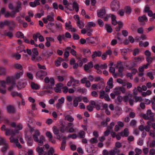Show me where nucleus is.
I'll return each instance as SVG.
<instances>
[{"instance_id": "obj_8", "label": "nucleus", "mask_w": 155, "mask_h": 155, "mask_svg": "<svg viewBox=\"0 0 155 155\" xmlns=\"http://www.w3.org/2000/svg\"><path fill=\"white\" fill-rule=\"evenodd\" d=\"M106 14V10L104 7H102L97 12V15L98 17L103 18V16Z\"/></svg>"}, {"instance_id": "obj_24", "label": "nucleus", "mask_w": 155, "mask_h": 155, "mask_svg": "<svg viewBox=\"0 0 155 155\" xmlns=\"http://www.w3.org/2000/svg\"><path fill=\"white\" fill-rule=\"evenodd\" d=\"M25 139L28 143V145L31 146L32 144V139L31 136H26Z\"/></svg>"}, {"instance_id": "obj_45", "label": "nucleus", "mask_w": 155, "mask_h": 155, "mask_svg": "<svg viewBox=\"0 0 155 155\" xmlns=\"http://www.w3.org/2000/svg\"><path fill=\"white\" fill-rule=\"evenodd\" d=\"M53 54V52H49L48 51H46L44 54V55L46 57H49L51 56Z\"/></svg>"}, {"instance_id": "obj_11", "label": "nucleus", "mask_w": 155, "mask_h": 155, "mask_svg": "<svg viewBox=\"0 0 155 155\" xmlns=\"http://www.w3.org/2000/svg\"><path fill=\"white\" fill-rule=\"evenodd\" d=\"M45 83L47 84L50 82V84L52 85H54V80L53 78H51L50 79L48 77H46L44 79Z\"/></svg>"}, {"instance_id": "obj_25", "label": "nucleus", "mask_w": 155, "mask_h": 155, "mask_svg": "<svg viewBox=\"0 0 155 155\" xmlns=\"http://www.w3.org/2000/svg\"><path fill=\"white\" fill-rule=\"evenodd\" d=\"M45 137L44 136L41 135L40 136L39 140L37 142L38 143V144L40 146H42L44 144V142L45 141Z\"/></svg>"}, {"instance_id": "obj_28", "label": "nucleus", "mask_w": 155, "mask_h": 155, "mask_svg": "<svg viewBox=\"0 0 155 155\" xmlns=\"http://www.w3.org/2000/svg\"><path fill=\"white\" fill-rule=\"evenodd\" d=\"M111 20H112V24L114 25H117L118 22L116 20V16L113 14L111 15Z\"/></svg>"}, {"instance_id": "obj_14", "label": "nucleus", "mask_w": 155, "mask_h": 155, "mask_svg": "<svg viewBox=\"0 0 155 155\" xmlns=\"http://www.w3.org/2000/svg\"><path fill=\"white\" fill-rule=\"evenodd\" d=\"M3 32V35L5 36H7L10 38H12L13 37V33L12 31L7 32L6 30H5Z\"/></svg>"}, {"instance_id": "obj_32", "label": "nucleus", "mask_w": 155, "mask_h": 155, "mask_svg": "<svg viewBox=\"0 0 155 155\" xmlns=\"http://www.w3.org/2000/svg\"><path fill=\"white\" fill-rule=\"evenodd\" d=\"M67 50H70V53L73 56H75L76 55V51L74 49H72L70 47H68L67 48Z\"/></svg>"}, {"instance_id": "obj_47", "label": "nucleus", "mask_w": 155, "mask_h": 155, "mask_svg": "<svg viewBox=\"0 0 155 155\" xmlns=\"http://www.w3.org/2000/svg\"><path fill=\"white\" fill-rule=\"evenodd\" d=\"M5 69L4 68L0 67V75L5 74Z\"/></svg>"}, {"instance_id": "obj_2", "label": "nucleus", "mask_w": 155, "mask_h": 155, "mask_svg": "<svg viewBox=\"0 0 155 155\" xmlns=\"http://www.w3.org/2000/svg\"><path fill=\"white\" fill-rule=\"evenodd\" d=\"M2 131H5V134L6 135H11L12 136H15L16 133L18 132V130H13L10 129H6L5 125H3L1 128Z\"/></svg>"}, {"instance_id": "obj_55", "label": "nucleus", "mask_w": 155, "mask_h": 155, "mask_svg": "<svg viewBox=\"0 0 155 155\" xmlns=\"http://www.w3.org/2000/svg\"><path fill=\"white\" fill-rule=\"evenodd\" d=\"M97 140L96 137L92 138L90 140V142L91 143H97Z\"/></svg>"}, {"instance_id": "obj_31", "label": "nucleus", "mask_w": 155, "mask_h": 155, "mask_svg": "<svg viewBox=\"0 0 155 155\" xmlns=\"http://www.w3.org/2000/svg\"><path fill=\"white\" fill-rule=\"evenodd\" d=\"M40 4L39 2L36 1H35L34 2H31L29 3V5L32 7H35L37 5H39Z\"/></svg>"}, {"instance_id": "obj_16", "label": "nucleus", "mask_w": 155, "mask_h": 155, "mask_svg": "<svg viewBox=\"0 0 155 155\" xmlns=\"http://www.w3.org/2000/svg\"><path fill=\"white\" fill-rule=\"evenodd\" d=\"M81 101V97L80 96L76 97L73 101V105L75 107L78 106V102Z\"/></svg>"}, {"instance_id": "obj_43", "label": "nucleus", "mask_w": 155, "mask_h": 155, "mask_svg": "<svg viewBox=\"0 0 155 155\" xmlns=\"http://www.w3.org/2000/svg\"><path fill=\"white\" fill-rule=\"evenodd\" d=\"M16 36L18 38H23V37H24L23 34L21 31L17 32Z\"/></svg>"}, {"instance_id": "obj_17", "label": "nucleus", "mask_w": 155, "mask_h": 155, "mask_svg": "<svg viewBox=\"0 0 155 155\" xmlns=\"http://www.w3.org/2000/svg\"><path fill=\"white\" fill-rule=\"evenodd\" d=\"M90 104L92 106H94L97 110H98L100 109L101 106L99 104H96L94 101H91L90 102Z\"/></svg>"}, {"instance_id": "obj_50", "label": "nucleus", "mask_w": 155, "mask_h": 155, "mask_svg": "<svg viewBox=\"0 0 155 155\" xmlns=\"http://www.w3.org/2000/svg\"><path fill=\"white\" fill-rule=\"evenodd\" d=\"M15 68L17 69L22 70L23 69V67L22 65L18 64H14Z\"/></svg>"}, {"instance_id": "obj_46", "label": "nucleus", "mask_w": 155, "mask_h": 155, "mask_svg": "<svg viewBox=\"0 0 155 155\" xmlns=\"http://www.w3.org/2000/svg\"><path fill=\"white\" fill-rule=\"evenodd\" d=\"M136 65V64L135 62H133L131 63L128 66H127V67H128L129 69H131L135 67Z\"/></svg>"}, {"instance_id": "obj_9", "label": "nucleus", "mask_w": 155, "mask_h": 155, "mask_svg": "<svg viewBox=\"0 0 155 155\" xmlns=\"http://www.w3.org/2000/svg\"><path fill=\"white\" fill-rule=\"evenodd\" d=\"M18 85L17 87L18 90H20L24 88L27 84V83L23 81H19L18 82Z\"/></svg>"}, {"instance_id": "obj_22", "label": "nucleus", "mask_w": 155, "mask_h": 155, "mask_svg": "<svg viewBox=\"0 0 155 155\" xmlns=\"http://www.w3.org/2000/svg\"><path fill=\"white\" fill-rule=\"evenodd\" d=\"M83 52L84 56L86 57H88L91 54L90 50L88 49H84Z\"/></svg>"}, {"instance_id": "obj_18", "label": "nucleus", "mask_w": 155, "mask_h": 155, "mask_svg": "<svg viewBox=\"0 0 155 155\" xmlns=\"http://www.w3.org/2000/svg\"><path fill=\"white\" fill-rule=\"evenodd\" d=\"M97 39V37H89L86 39L88 43L94 44L95 43V40Z\"/></svg>"}, {"instance_id": "obj_23", "label": "nucleus", "mask_w": 155, "mask_h": 155, "mask_svg": "<svg viewBox=\"0 0 155 155\" xmlns=\"http://www.w3.org/2000/svg\"><path fill=\"white\" fill-rule=\"evenodd\" d=\"M66 137H63V139L61 143V146L60 147V149L62 150H65L66 143Z\"/></svg>"}, {"instance_id": "obj_4", "label": "nucleus", "mask_w": 155, "mask_h": 155, "mask_svg": "<svg viewBox=\"0 0 155 155\" xmlns=\"http://www.w3.org/2000/svg\"><path fill=\"white\" fill-rule=\"evenodd\" d=\"M47 75V73L46 71L43 70H39L36 73V76L37 78L43 80Z\"/></svg>"}, {"instance_id": "obj_29", "label": "nucleus", "mask_w": 155, "mask_h": 155, "mask_svg": "<svg viewBox=\"0 0 155 155\" xmlns=\"http://www.w3.org/2000/svg\"><path fill=\"white\" fill-rule=\"evenodd\" d=\"M44 147H40L39 146H38L36 148V150L38 153L43 154Z\"/></svg>"}, {"instance_id": "obj_26", "label": "nucleus", "mask_w": 155, "mask_h": 155, "mask_svg": "<svg viewBox=\"0 0 155 155\" xmlns=\"http://www.w3.org/2000/svg\"><path fill=\"white\" fill-rule=\"evenodd\" d=\"M105 26L108 33H111L112 32L113 29L110 25L107 24H106Z\"/></svg>"}, {"instance_id": "obj_52", "label": "nucleus", "mask_w": 155, "mask_h": 155, "mask_svg": "<svg viewBox=\"0 0 155 155\" xmlns=\"http://www.w3.org/2000/svg\"><path fill=\"white\" fill-rule=\"evenodd\" d=\"M54 24L52 22H49L48 23L47 25V27L52 32H54V31L52 30L51 28H50L51 26H54Z\"/></svg>"}, {"instance_id": "obj_21", "label": "nucleus", "mask_w": 155, "mask_h": 155, "mask_svg": "<svg viewBox=\"0 0 155 155\" xmlns=\"http://www.w3.org/2000/svg\"><path fill=\"white\" fill-rule=\"evenodd\" d=\"M57 39L59 41L60 44L61 43V41L62 40L65 41H66V40L65 35L64 36V34H62V35H59L58 36Z\"/></svg>"}, {"instance_id": "obj_19", "label": "nucleus", "mask_w": 155, "mask_h": 155, "mask_svg": "<svg viewBox=\"0 0 155 155\" xmlns=\"http://www.w3.org/2000/svg\"><path fill=\"white\" fill-rule=\"evenodd\" d=\"M119 134L122 137H128L129 134L128 129L127 128H125L123 132H121Z\"/></svg>"}, {"instance_id": "obj_64", "label": "nucleus", "mask_w": 155, "mask_h": 155, "mask_svg": "<svg viewBox=\"0 0 155 155\" xmlns=\"http://www.w3.org/2000/svg\"><path fill=\"white\" fill-rule=\"evenodd\" d=\"M91 106V105L89 104V105H87V110L90 112L92 111L93 110V108L94 107Z\"/></svg>"}, {"instance_id": "obj_33", "label": "nucleus", "mask_w": 155, "mask_h": 155, "mask_svg": "<svg viewBox=\"0 0 155 155\" xmlns=\"http://www.w3.org/2000/svg\"><path fill=\"white\" fill-rule=\"evenodd\" d=\"M31 88L34 90H38L39 88V85L37 84H35L34 82H32L31 84Z\"/></svg>"}, {"instance_id": "obj_42", "label": "nucleus", "mask_w": 155, "mask_h": 155, "mask_svg": "<svg viewBox=\"0 0 155 155\" xmlns=\"http://www.w3.org/2000/svg\"><path fill=\"white\" fill-rule=\"evenodd\" d=\"M113 79L111 77L109 79L108 81L107 82V84L111 88H112L113 87Z\"/></svg>"}, {"instance_id": "obj_63", "label": "nucleus", "mask_w": 155, "mask_h": 155, "mask_svg": "<svg viewBox=\"0 0 155 155\" xmlns=\"http://www.w3.org/2000/svg\"><path fill=\"white\" fill-rule=\"evenodd\" d=\"M47 18L48 21H54L53 17L50 15H48L47 17Z\"/></svg>"}, {"instance_id": "obj_10", "label": "nucleus", "mask_w": 155, "mask_h": 155, "mask_svg": "<svg viewBox=\"0 0 155 155\" xmlns=\"http://www.w3.org/2000/svg\"><path fill=\"white\" fill-rule=\"evenodd\" d=\"M46 135L47 137L49 138V141L51 142L52 143L54 144L56 143L55 140L52 139L53 137V136L51 132L50 131H47L46 133Z\"/></svg>"}, {"instance_id": "obj_59", "label": "nucleus", "mask_w": 155, "mask_h": 155, "mask_svg": "<svg viewBox=\"0 0 155 155\" xmlns=\"http://www.w3.org/2000/svg\"><path fill=\"white\" fill-rule=\"evenodd\" d=\"M6 143L4 139L2 137H0V145H4Z\"/></svg>"}, {"instance_id": "obj_15", "label": "nucleus", "mask_w": 155, "mask_h": 155, "mask_svg": "<svg viewBox=\"0 0 155 155\" xmlns=\"http://www.w3.org/2000/svg\"><path fill=\"white\" fill-rule=\"evenodd\" d=\"M40 135V133L38 130H36L35 131V134L33 135V138L34 140L36 142L38 141V136Z\"/></svg>"}, {"instance_id": "obj_44", "label": "nucleus", "mask_w": 155, "mask_h": 155, "mask_svg": "<svg viewBox=\"0 0 155 155\" xmlns=\"http://www.w3.org/2000/svg\"><path fill=\"white\" fill-rule=\"evenodd\" d=\"M54 153V150L52 147L50 148V150L48 152V155H53V153Z\"/></svg>"}, {"instance_id": "obj_54", "label": "nucleus", "mask_w": 155, "mask_h": 155, "mask_svg": "<svg viewBox=\"0 0 155 155\" xmlns=\"http://www.w3.org/2000/svg\"><path fill=\"white\" fill-rule=\"evenodd\" d=\"M148 15L150 17H153V18H155V13L153 14L152 11L150 10L147 12Z\"/></svg>"}, {"instance_id": "obj_5", "label": "nucleus", "mask_w": 155, "mask_h": 155, "mask_svg": "<svg viewBox=\"0 0 155 155\" xmlns=\"http://www.w3.org/2000/svg\"><path fill=\"white\" fill-rule=\"evenodd\" d=\"M93 67V62L92 61H90L87 64H85L84 65V69L87 72L89 73L91 71L90 69L92 68Z\"/></svg>"}, {"instance_id": "obj_3", "label": "nucleus", "mask_w": 155, "mask_h": 155, "mask_svg": "<svg viewBox=\"0 0 155 155\" xmlns=\"http://www.w3.org/2000/svg\"><path fill=\"white\" fill-rule=\"evenodd\" d=\"M110 7L113 11H117L120 8V2L117 0H114L111 3Z\"/></svg>"}, {"instance_id": "obj_60", "label": "nucleus", "mask_w": 155, "mask_h": 155, "mask_svg": "<svg viewBox=\"0 0 155 155\" xmlns=\"http://www.w3.org/2000/svg\"><path fill=\"white\" fill-rule=\"evenodd\" d=\"M68 50H67V48L65 49V51L64 53V58H67L69 56V52L68 51Z\"/></svg>"}, {"instance_id": "obj_35", "label": "nucleus", "mask_w": 155, "mask_h": 155, "mask_svg": "<svg viewBox=\"0 0 155 155\" xmlns=\"http://www.w3.org/2000/svg\"><path fill=\"white\" fill-rule=\"evenodd\" d=\"M147 114L150 116V118L153 120V117L154 116V114L151 112L150 110H148L147 111Z\"/></svg>"}, {"instance_id": "obj_57", "label": "nucleus", "mask_w": 155, "mask_h": 155, "mask_svg": "<svg viewBox=\"0 0 155 155\" xmlns=\"http://www.w3.org/2000/svg\"><path fill=\"white\" fill-rule=\"evenodd\" d=\"M97 22L98 25L100 27H102L104 25V22L101 19H98L97 20Z\"/></svg>"}, {"instance_id": "obj_34", "label": "nucleus", "mask_w": 155, "mask_h": 155, "mask_svg": "<svg viewBox=\"0 0 155 155\" xmlns=\"http://www.w3.org/2000/svg\"><path fill=\"white\" fill-rule=\"evenodd\" d=\"M11 95L13 97H15V96H18L21 97V98H22V95L20 93H18L17 92H12L11 93Z\"/></svg>"}, {"instance_id": "obj_56", "label": "nucleus", "mask_w": 155, "mask_h": 155, "mask_svg": "<svg viewBox=\"0 0 155 155\" xmlns=\"http://www.w3.org/2000/svg\"><path fill=\"white\" fill-rule=\"evenodd\" d=\"M22 74H23V73L22 72L17 73L15 74V79H18L20 78L21 76L22 75Z\"/></svg>"}, {"instance_id": "obj_53", "label": "nucleus", "mask_w": 155, "mask_h": 155, "mask_svg": "<svg viewBox=\"0 0 155 155\" xmlns=\"http://www.w3.org/2000/svg\"><path fill=\"white\" fill-rule=\"evenodd\" d=\"M131 94H129L128 95L125 96L123 98V101L125 102H127L128 101H129L130 97V95Z\"/></svg>"}, {"instance_id": "obj_48", "label": "nucleus", "mask_w": 155, "mask_h": 155, "mask_svg": "<svg viewBox=\"0 0 155 155\" xmlns=\"http://www.w3.org/2000/svg\"><path fill=\"white\" fill-rule=\"evenodd\" d=\"M125 12L127 14H130L131 12V10L130 7L127 6L125 8Z\"/></svg>"}, {"instance_id": "obj_40", "label": "nucleus", "mask_w": 155, "mask_h": 155, "mask_svg": "<svg viewBox=\"0 0 155 155\" xmlns=\"http://www.w3.org/2000/svg\"><path fill=\"white\" fill-rule=\"evenodd\" d=\"M65 119L71 122H73L74 120V118L69 115H68L65 117Z\"/></svg>"}, {"instance_id": "obj_58", "label": "nucleus", "mask_w": 155, "mask_h": 155, "mask_svg": "<svg viewBox=\"0 0 155 155\" xmlns=\"http://www.w3.org/2000/svg\"><path fill=\"white\" fill-rule=\"evenodd\" d=\"M32 52L36 56L38 55V52L37 48H33L32 50Z\"/></svg>"}, {"instance_id": "obj_1", "label": "nucleus", "mask_w": 155, "mask_h": 155, "mask_svg": "<svg viewBox=\"0 0 155 155\" xmlns=\"http://www.w3.org/2000/svg\"><path fill=\"white\" fill-rule=\"evenodd\" d=\"M16 5L14 10L12 11L11 13L7 12L5 15V16L6 18H9L11 17L12 18L15 17V14L16 13L18 12L20 10L22 9L21 3L19 1H18L16 3Z\"/></svg>"}, {"instance_id": "obj_39", "label": "nucleus", "mask_w": 155, "mask_h": 155, "mask_svg": "<svg viewBox=\"0 0 155 155\" xmlns=\"http://www.w3.org/2000/svg\"><path fill=\"white\" fill-rule=\"evenodd\" d=\"M80 138H84L85 137V132L83 130H80L78 134Z\"/></svg>"}, {"instance_id": "obj_41", "label": "nucleus", "mask_w": 155, "mask_h": 155, "mask_svg": "<svg viewBox=\"0 0 155 155\" xmlns=\"http://www.w3.org/2000/svg\"><path fill=\"white\" fill-rule=\"evenodd\" d=\"M99 98L101 99H103L104 97V96L106 94L105 91L103 90L99 92Z\"/></svg>"}, {"instance_id": "obj_62", "label": "nucleus", "mask_w": 155, "mask_h": 155, "mask_svg": "<svg viewBox=\"0 0 155 155\" xmlns=\"http://www.w3.org/2000/svg\"><path fill=\"white\" fill-rule=\"evenodd\" d=\"M137 122L134 120H132L130 122V125L133 126L136 125Z\"/></svg>"}, {"instance_id": "obj_6", "label": "nucleus", "mask_w": 155, "mask_h": 155, "mask_svg": "<svg viewBox=\"0 0 155 155\" xmlns=\"http://www.w3.org/2000/svg\"><path fill=\"white\" fill-rule=\"evenodd\" d=\"M13 25H15V23L13 21H5L3 22H0V28H3L6 25L9 26L11 24Z\"/></svg>"}, {"instance_id": "obj_30", "label": "nucleus", "mask_w": 155, "mask_h": 155, "mask_svg": "<svg viewBox=\"0 0 155 155\" xmlns=\"http://www.w3.org/2000/svg\"><path fill=\"white\" fill-rule=\"evenodd\" d=\"M117 24H118L119 26L116 28L115 29L118 32L120 31L121 28H122L123 26V23L121 21H119Z\"/></svg>"}, {"instance_id": "obj_27", "label": "nucleus", "mask_w": 155, "mask_h": 155, "mask_svg": "<svg viewBox=\"0 0 155 155\" xmlns=\"http://www.w3.org/2000/svg\"><path fill=\"white\" fill-rule=\"evenodd\" d=\"M73 5V10L75 9V10L76 12H78L79 10V6L78 4L76 1H74L72 4Z\"/></svg>"}, {"instance_id": "obj_13", "label": "nucleus", "mask_w": 155, "mask_h": 155, "mask_svg": "<svg viewBox=\"0 0 155 155\" xmlns=\"http://www.w3.org/2000/svg\"><path fill=\"white\" fill-rule=\"evenodd\" d=\"M96 26V24L93 22H89L87 24V25L85 26V28L87 30L92 32V30L90 29L91 27H94Z\"/></svg>"}, {"instance_id": "obj_12", "label": "nucleus", "mask_w": 155, "mask_h": 155, "mask_svg": "<svg viewBox=\"0 0 155 155\" xmlns=\"http://www.w3.org/2000/svg\"><path fill=\"white\" fill-rule=\"evenodd\" d=\"M8 112L9 113L14 114L16 112V110L14 107L11 105H9L7 107Z\"/></svg>"}, {"instance_id": "obj_36", "label": "nucleus", "mask_w": 155, "mask_h": 155, "mask_svg": "<svg viewBox=\"0 0 155 155\" xmlns=\"http://www.w3.org/2000/svg\"><path fill=\"white\" fill-rule=\"evenodd\" d=\"M65 126L62 123L60 124V130L62 133H64L66 131V129H65Z\"/></svg>"}, {"instance_id": "obj_51", "label": "nucleus", "mask_w": 155, "mask_h": 155, "mask_svg": "<svg viewBox=\"0 0 155 155\" xmlns=\"http://www.w3.org/2000/svg\"><path fill=\"white\" fill-rule=\"evenodd\" d=\"M132 97H133V96L132 95V94H130V98L129 99V102L131 106H132L134 104V103H133L134 99H133H133L132 98Z\"/></svg>"}, {"instance_id": "obj_49", "label": "nucleus", "mask_w": 155, "mask_h": 155, "mask_svg": "<svg viewBox=\"0 0 155 155\" xmlns=\"http://www.w3.org/2000/svg\"><path fill=\"white\" fill-rule=\"evenodd\" d=\"M53 131L54 134L56 135H57L59 134V130L56 127H53Z\"/></svg>"}, {"instance_id": "obj_37", "label": "nucleus", "mask_w": 155, "mask_h": 155, "mask_svg": "<svg viewBox=\"0 0 155 155\" xmlns=\"http://www.w3.org/2000/svg\"><path fill=\"white\" fill-rule=\"evenodd\" d=\"M4 145L5 146L3 147L1 149V151L4 153H5L6 152L7 149L9 148V146L7 143H6Z\"/></svg>"}, {"instance_id": "obj_61", "label": "nucleus", "mask_w": 155, "mask_h": 155, "mask_svg": "<svg viewBox=\"0 0 155 155\" xmlns=\"http://www.w3.org/2000/svg\"><path fill=\"white\" fill-rule=\"evenodd\" d=\"M73 38L74 40H78L79 39L80 37L78 35L74 33L73 35Z\"/></svg>"}, {"instance_id": "obj_20", "label": "nucleus", "mask_w": 155, "mask_h": 155, "mask_svg": "<svg viewBox=\"0 0 155 155\" xmlns=\"http://www.w3.org/2000/svg\"><path fill=\"white\" fill-rule=\"evenodd\" d=\"M102 53L101 51H95L93 52L92 55V58L93 59L94 58L97 57H100L101 56Z\"/></svg>"}, {"instance_id": "obj_38", "label": "nucleus", "mask_w": 155, "mask_h": 155, "mask_svg": "<svg viewBox=\"0 0 155 155\" xmlns=\"http://www.w3.org/2000/svg\"><path fill=\"white\" fill-rule=\"evenodd\" d=\"M77 26L80 28L82 29L84 26V24L83 22L81 21H78L77 22Z\"/></svg>"}, {"instance_id": "obj_7", "label": "nucleus", "mask_w": 155, "mask_h": 155, "mask_svg": "<svg viewBox=\"0 0 155 155\" xmlns=\"http://www.w3.org/2000/svg\"><path fill=\"white\" fill-rule=\"evenodd\" d=\"M138 20L141 23V25H145V22H147L148 21V19L145 15L139 17Z\"/></svg>"}]
</instances>
